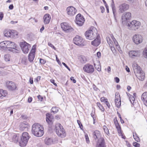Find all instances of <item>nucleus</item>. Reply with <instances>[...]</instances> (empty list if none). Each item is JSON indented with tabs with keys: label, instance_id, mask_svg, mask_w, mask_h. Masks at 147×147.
I'll return each instance as SVG.
<instances>
[{
	"label": "nucleus",
	"instance_id": "1",
	"mask_svg": "<svg viewBox=\"0 0 147 147\" xmlns=\"http://www.w3.org/2000/svg\"><path fill=\"white\" fill-rule=\"evenodd\" d=\"M32 132L35 136L41 137L44 134V128L39 124L35 123L32 126Z\"/></svg>",
	"mask_w": 147,
	"mask_h": 147
},
{
	"label": "nucleus",
	"instance_id": "2",
	"mask_svg": "<svg viewBox=\"0 0 147 147\" xmlns=\"http://www.w3.org/2000/svg\"><path fill=\"white\" fill-rule=\"evenodd\" d=\"M133 68L135 74L138 78L140 81H143L145 79V74L140 66L137 64L135 63L133 65Z\"/></svg>",
	"mask_w": 147,
	"mask_h": 147
},
{
	"label": "nucleus",
	"instance_id": "3",
	"mask_svg": "<svg viewBox=\"0 0 147 147\" xmlns=\"http://www.w3.org/2000/svg\"><path fill=\"white\" fill-rule=\"evenodd\" d=\"M93 137L95 140L98 139V142L97 143L98 147H105V141L103 138H101V134L100 132L96 130L92 133Z\"/></svg>",
	"mask_w": 147,
	"mask_h": 147
},
{
	"label": "nucleus",
	"instance_id": "4",
	"mask_svg": "<svg viewBox=\"0 0 147 147\" xmlns=\"http://www.w3.org/2000/svg\"><path fill=\"white\" fill-rule=\"evenodd\" d=\"M97 34V29L95 28L92 27L86 32L85 35L87 39L91 40L96 37Z\"/></svg>",
	"mask_w": 147,
	"mask_h": 147
},
{
	"label": "nucleus",
	"instance_id": "5",
	"mask_svg": "<svg viewBox=\"0 0 147 147\" xmlns=\"http://www.w3.org/2000/svg\"><path fill=\"white\" fill-rule=\"evenodd\" d=\"M55 127V131L58 136L62 138L66 136V133L65 130L60 124L59 123H56Z\"/></svg>",
	"mask_w": 147,
	"mask_h": 147
},
{
	"label": "nucleus",
	"instance_id": "6",
	"mask_svg": "<svg viewBox=\"0 0 147 147\" xmlns=\"http://www.w3.org/2000/svg\"><path fill=\"white\" fill-rule=\"evenodd\" d=\"M29 138L30 137L28 132H23L22 134V135L20 137V139L19 141L20 146L22 147H24L26 146Z\"/></svg>",
	"mask_w": 147,
	"mask_h": 147
},
{
	"label": "nucleus",
	"instance_id": "7",
	"mask_svg": "<svg viewBox=\"0 0 147 147\" xmlns=\"http://www.w3.org/2000/svg\"><path fill=\"white\" fill-rule=\"evenodd\" d=\"M140 25V23L135 20L132 21L129 23H128L127 25V26L129 27V29L134 30L138 29Z\"/></svg>",
	"mask_w": 147,
	"mask_h": 147
},
{
	"label": "nucleus",
	"instance_id": "8",
	"mask_svg": "<svg viewBox=\"0 0 147 147\" xmlns=\"http://www.w3.org/2000/svg\"><path fill=\"white\" fill-rule=\"evenodd\" d=\"M4 33L5 36L12 38L16 37L18 34V32L13 30L8 31L7 30H5L4 32Z\"/></svg>",
	"mask_w": 147,
	"mask_h": 147
},
{
	"label": "nucleus",
	"instance_id": "9",
	"mask_svg": "<svg viewBox=\"0 0 147 147\" xmlns=\"http://www.w3.org/2000/svg\"><path fill=\"white\" fill-rule=\"evenodd\" d=\"M20 46L23 52L25 54H27L28 53L29 49L31 47L30 44L24 41L21 42Z\"/></svg>",
	"mask_w": 147,
	"mask_h": 147
},
{
	"label": "nucleus",
	"instance_id": "10",
	"mask_svg": "<svg viewBox=\"0 0 147 147\" xmlns=\"http://www.w3.org/2000/svg\"><path fill=\"white\" fill-rule=\"evenodd\" d=\"M73 42L76 45L80 46H83L84 45V40L80 36L76 35L74 38Z\"/></svg>",
	"mask_w": 147,
	"mask_h": 147
},
{
	"label": "nucleus",
	"instance_id": "11",
	"mask_svg": "<svg viewBox=\"0 0 147 147\" xmlns=\"http://www.w3.org/2000/svg\"><path fill=\"white\" fill-rule=\"evenodd\" d=\"M61 28L66 32H71L74 30V29L69 26V24L66 22H63L61 24Z\"/></svg>",
	"mask_w": 147,
	"mask_h": 147
},
{
	"label": "nucleus",
	"instance_id": "12",
	"mask_svg": "<svg viewBox=\"0 0 147 147\" xmlns=\"http://www.w3.org/2000/svg\"><path fill=\"white\" fill-rule=\"evenodd\" d=\"M84 71L89 74H92L94 71V69L93 65L87 64L85 65L83 67Z\"/></svg>",
	"mask_w": 147,
	"mask_h": 147
},
{
	"label": "nucleus",
	"instance_id": "13",
	"mask_svg": "<svg viewBox=\"0 0 147 147\" xmlns=\"http://www.w3.org/2000/svg\"><path fill=\"white\" fill-rule=\"evenodd\" d=\"M84 19L80 14H78L76 17V23L79 26H82L84 24Z\"/></svg>",
	"mask_w": 147,
	"mask_h": 147
},
{
	"label": "nucleus",
	"instance_id": "14",
	"mask_svg": "<svg viewBox=\"0 0 147 147\" xmlns=\"http://www.w3.org/2000/svg\"><path fill=\"white\" fill-rule=\"evenodd\" d=\"M6 86L7 88L10 90H15L16 88V84L12 81H7L6 82Z\"/></svg>",
	"mask_w": 147,
	"mask_h": 147
},
{
	"label": "nucleus",
	"instance_id": "15",
	"mask_svg": "<svg viewBox=\"0 0 147 147\" xmlns=\"http://www.w3.org/2000/svg\"><path fill=\"white\" fill-rule=\"evenodd\" d=\"M133 40L136 44L138 45L142 42V38L140 35L135 34L133 37Z\"/></svg>",
	"mask_w": 147,
	"mask_h": 147
},
{
	"label": "nucleus",
	"instance_id": "16",
	"mask_svg": "<svg viewBox=\"0 0 147 147\" xmlns=\"http://www.w3.org/2000/svg\"><path fill=\"white\" fill-rule=\"evenodd\" d=\"M129 5L125 3H122L119 6V11L121 13H123L128 10L129 8Z\"/></svg>",
	"mask_w": 147,
	"mask_h": 147
},
{
	"label": "nucleus",
	"instance_id": "17",
	"mask_svg": "<svg viewBox=\"0 0 147 147\" xmlns=\"http://www.w3.org/2000/svg\"><path fill=\"white\" fill-rule=\"evenodd\" d=\"M66 11L67 13L70 16L74 15L76 12L75 8L72 6L68 7L66 9Z\"/></svg>",
	"mask_w": 147,
	"mask_h": 147
},
{
	"label": "nucleus",
	"instance_id": "18",
	"mask_svg": "<svg viewBox=\"0 0 147 147\" xmlns=\"http://www.w3.org/2000/svg\"><path fill=\"white\" fill-rule=\"evenodd\" d=\"M129 57L132 58L138 57L140 56V51L139 50L131 51L129 52Z\"/></svg>",
	"mask_w": 147,
	"mask_h": 147
},
{
	"label": "nucleus",
	"instance_id": "19",
	"mask_svg": "<svg viewBox=\"0 0 147 147\" xmlns=\"http://www.w3.org/2000/svg\"><path fill=\"white\" fill-rule=\"evenodd\" d=\"M131 18V13L129 12L124 13L122 16V22H125Z\"/></svg>",
	"mask_w": 147,
	"mask_h": 147
},
{
	"label": "nucleus",
	"instance_id": "20",
	"mask_svg": "<svg viewBox=\"0 0 147 147\" xmlns=\"http://www.w3.org/2000/svg\"><path fill=\"white\" fill-rule=\"evenodd\" d=\"M5 42L7 45V49L10 48L15 49V48L16 47V45L14 42L9 41H5Z\"/></svg>",
	"mask_w": 147,
	"mask_h": 147
},
{
	"label": "nucleus",
	"instance_id": "21",
	"mask_svg": "<svg viewBox=\"0 0 147 147\" xmlns=\"http://www.w3.org/2000/svg\"><path fill=\"white\" fill-rule=\"evenodd\" d=\"M115 102L116 106L117 107L119 108L121 105V98L120 97V95L118 94L117 95L116 93L115 94Z\"/></svg>",
	"mask_w": 147,
	"mask_h": 147
},
{
	"label": "nucleus",
	"instance_id": "22",
	"mask_svg": "<svg viewBox=\"0 0 147 147\" xmlns=\"http://www.w3.org/2000/svg\"><path fill=\"white\" fill-rule=\"evenodd\" d=\"M46 119L47 122L49 124L51 125L53 124V118L51 115L49 113H47L46 114Z\"/></svg>",
	"mask_w": 147,
	"mask_h": 147
},
{
	"label": "nucleus",
	"instance_id": "23",
	"mask_svg": "<svg viewBox=\"0 0 147 147\" xmlns=\"http://www.w3.org/2000/svg\"><path fill=\"white\" fill-rule=\"evenodd\" d=\"M43 19L44 24H47L49 23L50 21L51 17L49 14H46L44 15Z\"/></svg>",
	"mask_w": 147,
	"mask_h": 147
},
{
	"label": "nucleus",
	"instance_id": "24",
	"mask_svg": "<svg viewBox=\"0 0 147 147\" xmlns=\"http://www.w3.org/2000/svg\"><path fill=\"white\" fill-rule=\"evenodd\" d=\"M141 99L144 104L147 107V92H145L142 94Z\"/></svg>",
	"mask_w": 147,
	"mask_h": 147
},
{
	"label": "nucleus",
	"instance_id": "25",
	"mask_svg": "<svg viewBox=\"0 0 147 147\" xmlns=\"http://www.w3.org/2000/svg\"><path fill=\"white\" fill-rule=\"evenodd\" d=\"M100 40L99 38L97 37L94 40L92 41L91 42L92 45L96 47L98 46L100 43Z\"/></svg>",
	"mask_w": 147,
	"mask_h": 147
},
{
	"label": "nucleus",
	"instance_id": "26",
	"mask_svg": "<svg viewBox=\"0 0 147 147\" xmlns=\"http://www.w3.org/2000/svg\"><path fill=\"white\" fill-rule=\"evenodd\" d=\"M44 142L46 144L49 145L53 144V139L47 137L44 140Z\"/></svg>",
	"mask_w": 147,
	"mask_h": 147
},
{
	"label": "nucleus",
	"instance_id": "27",
	"mask_svg": "<svg viewBox=\"0 0 147 147\" xmlns=\"http://www.w3.org/2000/svg\"><path fill=\"white\" fill-rule=\"evenodd\" d=\"M114 124L115 125L116 128L117 129V130L118 133L119 134H121L122 133L121 131V127L117 119H114Z\"/></svg>",
	"mask_w": 147,
	"mask_h": 147
},
{
	"label": "nucleus",
	"instance_id": "28",
	"mask_svg": "<svg viewBox=\"0 0 147 147\" xmlns=\"http://www.w3.org/2000/svg\"><path fill=\"white\" fill-rule=\"evenodd\" d=\"M34 51L32 50V53L30 52L28 56V60L30 62L33 61L35 57V54L34 53Z\"/></svg>",
	"mask_w": 147,
	"mask_h": 147
},
{
	"label": "nucleus",
	"instance_id": "29",
	"mask_svg": "<svg viewBox=\"0 0 147 147\" xmlns=\"http://www.w3.org/2000/svg\"><path fill=\"white\" fill-rule=\"evenodd\" d=\"M5 42V41L0 43V50L2 51L6 50L7 49V45Z\"/></svg>",
	"mask_w": 147,
	"mask_h": 147
},
{
	"label": "nucleus",
	"instance_id": "30",
	"mask_svg": "<svg viewBox=\"0 0 147 147\" xmlns=\"http://www.w3.org/2000/svg\"><path fill=\"white\" fill-rule=\"evenodd\" d=\"M19 136L17 134H14L12 136L10 140L11 141L13 142L14 143H16L18 140Z\"/></svg>",
	"mask_w": 147,
	"mask_h": 147
},
{
	"label": "nucleus",
	"instance_id": "31",
	"mask_svg": "<svg viewBox=\"0 0 147 147\" xmlns=\"http://www.w3.org/2000/svg\"><path fill=\"white\" fill-rule=\"evenodd\" d=\"M6 91L2 89H0V98L2 99L7 95Z\"/></svg>",
	"mask_w": 147,
	"mask_h": 147
},
{
	"label": "nucleus",
	"instance_id": "32",
	"mask_svg": "<svg viewBox=\"0 0 147 147\" xmlns=\"http://www.w3.org/2000/svg\"><path fill=\"white\" fill-rule=\"evenodd\" d=\"M111 7L113 15L114 16H115V14L116 12V11L115 4L113 1H112V3L111 4Z\"/></svg>",
	"mask_w": 147,
	"mask_h": 147
},
{
	"label": "nucleus",
	"instance_id": "33",
	"mask_svg": "<svg viewBox=\"0 0 147 147\" xmlns=\"http://www.w3.org/2000/svg\"><path fill=\"white\" fill-rule=\"evenodd\" d=\"M79 59L80 62L82 63H85L86 61V58L84 56H82L80 57Z\"/></svg>",
	"mask_w": 147,
	"mask_h": 147
},
{
	"label": "nucleus",
	"instance_id": "34",
	"mask_svg": "<svg viewBox=\"0 0 147 147\" xmlns=\"http://www.w3.org/2000/svg\"><path fill=\"white\" fill-rule=\"evenodd\" d=\"M133 136L134 139L137 142H138L140 141V139L138 137L136 132H134L133 133Z\"/></svg>",
	"mask_w": 147,
	"mask_h": 147
},
{
	"label": "nucleus",
	"instance_id": "35",
	"mask_svg": "<svg viewBox=\"0 0 147 147\" xmlns=\"http://www.w3.org/2000/svg\"><path fill=\"white\" fill-rule=\"evenodd\" d=\"M103 129L105 134L108 136H110V134L109 133V129L105 125H104L103 126Z\"/></svg>",
	"mask_w": 147,
	"mask_h": 147
},
{
	"label": "nucleus",
	"instance_id": "36",
	"mask_svg": "<svg viewBox=\"0 0 147 147\" xmlns=\"http://www.w3.org/2000/svg\"><path fill=\"white\" fill-rule=\"evenodd\" d=\"M51 111L54 114L57 113L59 111V108L57 107H53L51 109Z\"/></svg>",
	"mask_w": 147,
	"mask_h": 147
},
{
	"label": "nucleus",
	"instance_id": "37",
	"mask_svg": "<svg viewBox=\"0 0 147 147\" xmlns=\"http://www.w3.org/2000/svg\"><path fill=\"white\" fill-rule=\"evenodd\" d=\"M10 56L9 54L5 55L4 56V58L5 61H9L10 60Z\"/></svg>",
	"mask_w": 147,
	"mask_h": 147
},
{
	"label": "nucleus",
	"instance_id": "38",
	"mask_svg": "<svg viewBox=\"0 0 147 147\" xmlns=\"http://www.w3.org/2000/svg\"><path fill=\"white\" fill-rule=\"evenodd\" d=\"M97 105L98 106V107H99V109L101 110L102 111H104L105 110V109L102 106V105L100 104L99 102H97Z\"/></svg>",
	"mask_w": 147,
	"mask_h": 147
},
{
	"label": "nucleus",
	"instance_id": "39",
	"mask_svg": "<svg viewBox=\"0 0 147 147\" xmlns=\"http://www.w3.org/2000/svg\"><path fill=\"white\" fill-rule=\"evenodd\" d=\"M144 57L145 58H147V47L146 48L143 52Z\"/></svg>",
	"mask_w": 147,
	"mask_h": 147
},
{
	"label": "nucleus",
	"instance_id": "40",
	"mask_svg": "<svg viewBox=\"0 0 147 147\" xmlns=\"http://www.w3.org/2000/svg\"><path fill=\"white\" fill-rule=\"evenodd\" d=\"M129 98L130 100V101L132 103V102H134V101L135 100V98L132 95H131L129 97Z\"/></svg>",
	"mask_w": 147,
	"mask_h": 147
},
{
	"label": "nucleus",
	"instance_id": "41",
	"mask_svg": "<svg viewBox=\"0 0 147 147\" xmlns=\"http://www.w3.org/2000/svg\"><path fill=\"white\" fill-rule=\"evenodd\" d=\"M85 137L86 140V141L87 143V144L89 143L90 141L89 140V138L88 135L86 134L85 135Z\"/></svg>",
	"mask_w": 147,
	"mask_h": 147
},
{
	"label": "nucleus",
	"instance_id": "42",
	"mask_svg": "<svg viewBox=\"0 0 147 147\" xmlns=\"http://www.w3.org/2000/svg\"><path fill=\"white\" fill-rule=\"evenodd\" d=\"M46 62V61L40 58V63L41 64H44Z\"/></svg>",
	"mask_w": 147,
	"mask_h": 147
},
{
	"label": "nucleus",
	"instance_id": "43",
	"mask_svg": "<svg viewBox=\"0 0 147 147\" xmlns=\"http://www.w3.org/2000/svg\"><path fill=\"white\" fill-rule=\"evenodd\" d=\"M107 99L104 97H102L100 98V100L102 102H106L107 101Z\"/></svg>",
	"mask_w": 147,
	"mask_h": 147
},
{
	"label": "nucleus",
	"instance_id": "44",
	"mask_svg": "<svg viewBox=\"0 0 147 147\" xmlns=\"http://www.w3.org/2000/svg\"><path fill=\"white\" fill-rule=\"evenodd\" d=\"M112 38L113 41L115 45L116 46H117L118 45V42L115 39L114 37L113 36L112 37Z\"/></svg>",
	"mask_w": 147,
	"mask_h": 147
},
{
	"label": "nucleus",
	"instance_id": "45",
	"mask_svg": "<svg viewBox=\"0 0 147 147\" xmlns=\"http://www.w3.org/2000/svg\"><path fill=\"white\" fill-rule=\"evenodd\" d=\"M107 40L108 44L110 45V44H111L112 42V41L111 40L110 38L109 37H107Z\"/></svg>",
	"mask_w": 147,
	"mask_h": 147
},
{
	"label": "nucleus",
	"instance_id": "46",
	"mask_svg": "<svg viewBox=\"0 0 147 147\" xmlns=\"http://www.w3.org/2000/svg\"><path fill=\"white\" fill-rule=\"evenodd\" d=\"M48 45L50 47L53 48L54 50H55V49H56L55 47L50 42H48Z\"/></svg>",
	"mask_w": 147,
	"mask_h": 147
},
{
	"label": "nucleus",
	"instance_id": "47",
	"mask_svg": "<svg viewBox=\"0 0 147 147\" xmlns=\"http://www.w3.org/2000/svg\"><path fill=\"white\" fill-rule=\"evenodd\" d=\"M133 145L136 147H140V144L136 142H134L133 143Z\"/></svg>",
	"mask_w": 147,
	"mask_h": 147
},
{
	"label": "nucleus",
	"instance_id": "48",
	"mask_svg": "<svg viewBox=\"0 0 147 147\" xmlns=\"http://www.w3.org/2000/svg\"><path fill=\"white\" fill-rule=\"evenodd\" d=\"M58 142V139L57 138H56L53 139V144L57 143Z\"/></svg>",
	"mask_w": 147,
	"mask_h": 147
},
{
	"label": "nucleus",
	"instance_id": "49",
	"mask_svg": "<svg viewBox=\"0 0 147 147\" xmlns=\"http://www.w3.org/2000/svg\"><path fill=\"white\" fill-rule=\"evenodd\" d=\"M3 13L2 12H0V20H2L3 17Z\"/></svg>",
	"mask_w": 147,
	"mask_h": 147
},
{
	"label": "nucleus",
	"instance_id": "50",
	"mask_svg": "<svg viewBox=\"0 0 147 147\" xmlns=\"http://www.w3.org/2000/svg\"><path fill=\"white\" fill-rule=\"evenodd\" d=\"M117 113L118 114V116L120 118V120L121 121V122L122 123H124V121L122 119V118L121 117V115L119 114V113Z\"/></svg>",
	"mask_w": 147,
	"mask_h": 147
},
{
	"label": "nucleus",
	"instance_id": "51",
	"mask_svg": "<svg viewBox=\"0 0 147 147\" xmlns=\"http://www.w3.org/2000/svg\"><path fill=\"white\" fill-rule=\"evenodd\" d=\"M35 49H36V46L34 45V46H33V47H32V48L30 52V53H32V50H34V53H35Z\"/></svg>",
	"mask_w": 147,
	"mask_h": 147
},
{
	"label": "nucleus",
	"instance_id": "52",
	"mask_svg": "<svg viewBox=\"0 0 147 147\" xmlns=\"http://www.w3.org/2000/svg\"><path fill=\"white\" fill-rule=\"evenodd\" d=\"M62 64L69 71H70V69L69 67L64 62H62Z\"/></svg>",
	"mask_w": 147,
	"mask_h": 147
},
{
	"label": "nucleus",
	"instance_id": "53",
	"mask_svg": "<svg viewBox=\"0 0 147 147\" xmlns=\"http://www.w3.org/2000/svg\"><path fill=\"white\" fill-rule=\"evenodd\" d=\"M38 98L39 100H40V101H42L43 99V98L40 95H38Z\"/></svg>",
	"mask_w": 147,
	"mask_h": 147
},
{
	"label": "nucleus",
	"instance_id": "54",
	"mask_svg": "<svg viewBox=\"0 0 147 147\" xmlns=\"http://www.w3.org/2000/svg\"><path fill=\"white\" fill-rule=\"evenodd\" d=\"M50 81L55 86H57L56 84L55 83V80H54L53 79H51L50 80Z\"/></svg>",
	"mask_w": 147,
	"mask_h": 147
},
{
	"label": "nucleus",
	"instance_id": "55",
	"mask_svg": "<svg viewBox=\"0 0 147 147\" xmlns=\"http://www.w3.org/2000/svg\"><path fill=\"white\" fill-rule=\"evenodd\" d=\"M100 9L101 10V12L103 13L105 11V8L103 6H101L100 7Z\"/></svg>",
	"mask_w": 147,
	"mask_h": 147
},
{
	"label": "nucleus",
	"instance_id": "56",
	"mask_svg": "<svg viewBox=\"0 0 147 147\" xmlns=\"http://www.w3.org/2000/svg\"><path fill=\"white\" fill-rule=\"evenodd\" d=\"M115 80L117 83H118L119 81V79L117 77H115Z\"/></svg>",
	"mask_w": 147,
	"mask_h": 147
},
{
	"label": "nucleus",
	"instance_id": "57",
	"mask_svg": "<svg viewBox=\"0 0 147 147\" xmlns=\"http://www.w3.org/2000/svg\"><path fill=\"white\" fill-rule=\"evenodd\" d=\"M70 79L72 81H73V82L74 83H76V81L74 79V78L72 77H71L70 78Z\"/></svg>",
	"mask_w": 147,
	"mask_h": 147
},
{
	"label": "nucleus",
	"instance_id": "58",
	"mask_svg": "<svg viewBox=\"0 0 147 147\" xmlns=\"http://www.w3.org/2000/svg\"><path fill=\"white\" fill-rule=\"evenodd\" d=\"M111 51L113 52H114L115 51V48L114 47H111Z\"/></svg>",
	"mask_w": 147,
	"mask_h": 147
},
{
	"label": "nucleus",
	"instance_id": "59",
	"mask_svg": "<svg viewBox=\"0 0 147 147\" xmlns=\"http://www.w3.org/2000/svg\"><path fill=\"white\" fill-rule=\"evenodd\" d=\"M32 98L31 97H29L28 99V102L30 103L31 102L32 100Z\"/></svg>",
	"mask_w": 147,
	"mask_h": 147
},
{
	"label": "nucleus",
	"instance_id": "60",
	"mask_svg": "<svg viewBox=\"0 0 147 147\" xmlns=\"http://www.w3.org/2000/svg\"><path fill=\"white\" fill-rule=\"evenodd\" d=\"M29 81L31 84H33V82L32 78H30Z\"/></svg>",
	"mask_w": 147,
	"mask_h": 147
},
{
	"label": "nucleus",
	"instance_id": "61",
	"mask_svg": "<svg viewBox=\"0 0 147 147\" xmlns=\"http://www.w3.org/2000/svg\"><path fill=\"white\" fill-rule=\"evenodd\" d=\"M9 9H12L13 8V4L10 5H9Z\"/></svg>",
	"mask_w": 147,
	"mask_h": 147
},
{
	"label": "nucleus",
	"instance_id": "62",
	"mask_svg": "<svg viewBox=\"0 0 147 147\" xmlns=\"http://www.w3.org/2000/svg\"><path fill=\"white\" fill-rule=\"evenodd\" d=\"M125 69L126 71L128 72H129L130 71L129 68L127 66H126Z\"/></svg>",
	"mask_w": 147,
	"mask_h": 147
},
{
	"label": "nucleus",
	"instance_id": "63",
	"mask_svg": "<svg viewBox=\"0 0 147 147\" xmlns=\"http://www.w3.org/2000/svg\"><path fill=\"white\" fill-rule=\"evenodd\" d=\"M107 69V71H108V73H110V72L111 71V68L110 67V66L108 67Z\"/></svg>",
	"mask_w": 147,
	"mask_h": 147
},
{
	"label": "nucleus",
	"instance_id": "64",
	"mask_svg": "<svg viewBox=\"0 0 147 147\" xmlns=\"http://www.w3.org/2000/svg\"><path fill=\"white\" fill-rule=\"evenodd\" d=\"M97 55L98 57H100L101 56V53L100 52H98L97 53Z\"/></svg>",
	"mask_w": 147,
	"mask_h": 147
}]
</instances>
